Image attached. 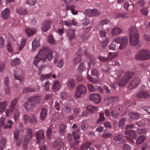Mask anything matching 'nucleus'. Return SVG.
<instances>
[{"mask_svg":"<svg viewBox=\"0 0 150 150\" xmlns=\"http://www.w3.org/2000/svg\"><path fill=\"white\" fill-rule=\"evenodd\" d=\"M53 53L49 48L43 47L40 49L36 56L34 62V65L38 67L40 61L43 62H50L53 59Z\"/></svg>","mask_w":150,"mask_h":150,"instance_id":"nucleus-1","label":"nucleus"},{"mask_svg":"<svg viewBox=\"0 0 150 150\" xmlns=\"http://www.w3.org/2000/svg\"><path fill=\"white\" fill-rule=\"evenodd\" d=\"M134 74V73L131 71L124 72L122 71H118L117 72L118 84L121 87L125 86Z\"/></svg>","mask_w":150,"mask_h":150,"instance_id":"nucleus-2","label":"nucleus"},{"mask_svg":"<svg viewBox=\"0 0 150 150\" xmlns=\"http://www.w3.org/2000/svg\"><path fill=\"white\" fill-rule=\"evenodd\" d=\"M41 98L40 95H35L29 98L24 105L25 110L29 111L33 109L40 103Z\"/></svg>","mask_w":150,"mask_h":150,"instance_id":"nucleus-3","label":"nucleus"},{"mask_svg":"<svg viewBox=\"0 0 150 150\" xmlns=\"http://www.w3.org/2000/svg\"><path fill=\"white\" fill-rule=\"evenodd\" d=\"M129 42L132 46L137 45L139 41V36L138 32L136 29L134 27L129 28Z\"/></svg>","mask_w":150,"mask_h":150,"instance_id":"nucleus-4","label":"nucleus"},{"mask_svg":"<svg viewBox=\"0 0 150 150\" xmlns=\"http://www.w3.org/2000/svg\"><path fill=\"white\" fill-rule=\"evenodd\" d=\"M135 59L138 60H144L150 58V51L147 50H140L136 55Z\"/></svg>","mask_w":150,"mask_h":150,"instance_id":"nucleus-5","label":"nucleus"},{"mask_svg":"<svg viewBox=\"0 0 150 150\" xmlns=\"http://www.w3.org/2000/svg\"><path fill=\"white\" fill-rule=\"evenodd\" d=\"M83 54H85L87 57H89L86 48L83 47L80 48L77 52L76 56L74 58L73 61L74 63L76 64L81 61V56Z\"/></svg>","mask_w":150,"mask_h":150,"instance_id":"nucleus-6","label":"nucleus"},{"mask_svg":"<svg viewBox=\"0 0 150 150\" xmlns=\"http://www.w3.org/2000/svg\"><path fill=\"white\" fill-rule=\"evenodd\" d=\"M86 91V88L85 86L82 85H79L76 88L75 96L77 98L80 97Z\"/></svg>","mask_w":150,"mask_h":150,"instance_id":"nucleus-7","label":"nucleus"},{"mask_svg":"<svg viewBox=\"0 0 150 150\" xmlns=\"http://www.w3.org/2000/svg\"><path fill=\"white\" fill-rule=\"evenodd\" d=\"M18 102V100L17 98H15L12 101L10 105L9 109H8L6 111V113L7 116L8 117L10 113L13 112Z\"/></svg>","mask_w":150,"mask_h":150,"instance_id":"nucleus-8","label":"nucleus"},{"mask_svg":"<svg viewBox=\"0 0 150 150\" xmlns=\"http://www.w3.org/2000/svg\"><path fill=\"white\" fill-rule=\"evenodd\" d=\"M141 81V79L138 77L134 78L129 82L128 87L130 89H133L137 86L139 85Z\"/></svg>","mask_w":150,"mask_h":150,"instance_id":"nucleus-9","label":"nucleus"},{"mask_svg":"<svg viewBox=\"0 0 150 150\" xmlns=\"http://www.w3.org/2000/svg\"><path fill=\"white\" fill-rule=\"evenodd\" d=\"M37 141L39 143L44 144V133L43 130L38 131L36 133Z\"/></svg>","mask_w":150,"mask_h":150,"instance_id":"nucleus-10","label":"nucleus"},{"mask_svg":"<svg viewBox=\"0 0 150 150\" xmlns=\"http://www.w3.org/2000/svg\"><path fill=\"white\" fill-rule=\"evenodd\" d=\"M85 12L87 16H95L100 14V11L96 9L88 8L86 10Z\"/></svg>","mask_w":150,"mask_h":150,"instance_id":"nucleus-11","label":"nucleus"},{"mask_svg":"<svg viewBox=\"0 0 150 150\" xmlns=\"http://www.w3.org/2000/svg\"><path fill=\"white\" fill-rule=\"evenodd\" d=\"M13 75L15 79L18 80L21 83L24 80L23 76L21 74L18 69L13 70Z\"/></svg>","mask_w":150,"mask_h":150,"instance_id":"nucleus-12","label":"nucleus"},{"mask_svg":"<svg viewBox=\"0 0 150 150\" xmlns=\"http://www.w3.org/2000/svg\"><path fill=\"white\" fill-rule=\"evenodd\" d=\"M89 99L96 104L100 103L101 100L100 96L97 93H93L90 95Z\"/></svg>","mask_w":150,"mask_h":150,"instance_id":"nucleus-13","label":"nucleus"},{"mask_svg":"<svg viewBox=\"0 0 150 150\" xmlns=\"http://www.w3.org/2000/svg\"><path fill=\"white\" fill-rule=\"evenodd\" d=\"M51 23L50 21L48 20L44 21L42 25V31L45 32L47 31L50 28Z\"/></svg>","mask_w":150,"mask_h":150,"instance_id":"nucleus-14","label":"nucleus"},{"mask_svg":"<svg viewBox=\"0 0 150 150\" xmlns=\"http://www.w3.org/2000/svg\"><path fill=\"white\" fill-rule=\"evenodd\" d=\"M137 97L138 98H148L149 97V95L147 92L142 91L138 93Z\"/></svg>","mask_w":150,"mask_h":150,"instance_id":"nucleus-15","label":"nucleus"},{"mask_svg":"<svg viewBox=\"0 0 150 150\" xmlns=\"http://www.w3.org/2000/svg\"><path fill=\"white\" fill-rule=\"evenodd\" d=\"M126 134L129 136L132 139H135L137 137L136 132L133 130L131 129H127L125 131Z\"/></svg>","mask_w":150,"mask_h":150,"instance_id":"nucleus-16","label":"nucleus"},{"mask_svg":"<svg viewBox=\"0 0 150 150\" xmlns=\"http://www.w3.org/2000/svg\"><path fill=\"white\" fill-rule=\"evenodd\" d=\"M27 134L25 136V138L29 140L31 139L33 137L35 136V134L33 133V131L31 129L28 128L27 129Z\"/></svg>","mask_w":150,"mask_h":150,"instance_id":"nucleus-17","label":"nucleus"},{"mask_svg":"<svg viewBox=\"0 0 150 150\" xmlns=\"http://www.w3.org/2000/svg\"><path fill=\"white\" fill-rule=\"evenodd\" d=\"M10 11L8 8L2 11L1 16L4 19H7L9 16Z\"/></svg>","mask_w":150,"mask_h":150,"instance_id":"nucleus-18","label":"nucleus"},{"mask_svg":"<svg viewBox=\"0 0 150 150\" xmlns=\"http://www.w3.org/2000/svg\"><path fill=\"white\" fill-rule=\"evenodd\" d=\"M40 45L39 39L36 38L34 40L32 43V49L31 51H34Z\"/></svg>","mask_w":150,"mask_h":150,"instance_id":"nucleus-19","label":"nucleus"},{"mask_svg":"<svg viewBox=\"0 0 150 150\" xmlns=\"http://www.w3.org/2000/svg\"><path fill=\"white\" fill-rule=\"evenodd\" d=\"M122 31L121 28L120 27H115L112 29V34L113 36H115L120 34Z\"/></svg>","mask_w":150,"mask_h":150,"instance_id":"nucleus-20","label":"nucleus"},{"mask_svg":"<svg viewBox=\"0 0 150 150\" xmlns=\"http://www.w3.org/2000/svg\"><path fill=\"white\" fill-rule=\"evenodd\" d=\"M130 118L133 120H138L140 117V114L137 112H131L129 115Z\"/></svg>","mask_w":150,"mask_h":150,"instance_id":"nucleus-21","label":"nucleus"},{"mask_svg":"<svg viewBox=\"0 0 150 150\" xmlns=\"http://www.w3.org/2000/svg\"><path fill=\"white\" fill-rule=\"evenodd\" d=\"M75 30L74 29H69L67 31L68 36L70 40L75 39Z\"/></svg>","mask_w":150,"mask_h":150,"instance_id":"nucleus-22","label":"nucleus"},{"mask_svg":"<svg viewBox=\"0 0 150 150\" xmlns=\"http://www.w3.org/2000/svg\"><path fill=\"white\" fill-rule=\"evenodd\" d=\"M40 79L41 81H43L45 80H48L50 79L52 76V73L48 74H41L40 75Z\"/></svg>","mask_w":150,"mask_h":150,"instance_id":"nucleus-23","label":"nucleus"},{"mask_svg":"<svg viewBox=\"0 0 150 150\" xmlns=\"http://www.w3.org/2000/svg\"><path fill=\"white\" fill-rule=\"evenodd\" d=\"M47 110L44 108H43L41 110L40 113V118L41 120H43L46 117L47 114Z\"/></svg>","mask_w":150,"mask_h":150,"instance_id":"nucleus-24","label":"nucleus"},{"mask_svg":"<svg viewBox=\"0 0 150 150\" xmlns=\"http://www.w3.org/2000/svg\"><path fill=\"white\" fill-rule=\"evenodd\" d=\"M19 106L16 105L15 109L16 111L15 112L13 117L15 122H16L18 119L19 116L20 115V112L18 110Z\"/></svg>","mask_w":150,"mask_h":150,"instance_id":"nucleus-25","label":"nucleus"},{"mask_svg":"<svg viewBox=\"0 0 150 150\" xmlns=\"http://www.w3.org/2000/svg\"><path fill=\"white\" fill-rule=\"evenodd\" d=\"M128 42L127 38L126 37H125V38L121 42V45L119 47L120 49L121 50H123L125 49L126 47Z\"/></svg>","mask_w":150,"mask_h":150,"instance_id":"nucleus-26","label":"nucleus"},{"mask_svg":"<svg viewBox=\"0 0 150 150\" xmlns=\"http://www.w3.org/2000/svg\"><path fill=\"white\" fill-rule=\"evenodd\" d=\"M63 144V142L62 140L60 139H58L54 142L53 147L54 148H56L58 146H62Z\"/></svg>","mask_w":150,"mask_h":150,"instance_id":"nucleus-27","label":"nucleus"},{"mask_svg":"<svg viewBox=\"0 0 150 150\" xmlns=\"http://www.w3.org/2000/svg\"><path fill=\"white\" fill-rule=\"evenodd\" d=\"M65 25L68 26H70L72 25H75L76 23L73 20H67L64 21V22Z\"/></svg>","mask_w":150,"mask_h":150,"instance_id":"nucleus-28","label":"nucleus"},{"mask_svg":"<svg viewBox=\"0 0 150 150\" xmlns=\"http://www.w3.org/2000/svg\"><path fill=\"white\" fill-rule=\"evenodd\" d=\"M60 88V85L59 82L58 81H55L52 86L53 90L55 92L59 90Z\"/></svg>","mask_w":150,"mask_h":150,"instance_id":"nucleus-29","label":"nucleus"},{"mask_svg":"<svg viewBox=\"0 0 150 150\" xmlns=\"http://www.w3.org/2000/svg\"><path fill=\"white\" fill-rule=\"evenodd\" d=\"M75 6L74 5L67 6L66 8L68 10H71V13L73 14L76 15L77 14L78 12L77 11H75Z\"/></svg>","mask_w":150,"mask_h":150,"instance_id":"nucleus-30","label":"nucleus"},{"mask_svg":"<svg viewBox=\"0 0 150 150\" xmlns=\"http://www.w3.org/2000/svg\"><path fill=\"white\" fill-rule=\"evenodd\" d=\"M125 38V37H118L114 38L112 40L113 42H115L117 44H119Z\"/></svg>","mask_w":150,"mask_h":150,"instance_id":"nucleus-31","label":"nucleus"},{"mask_svg":"<svg viewBox=\"0 0 150 150\" xmlns=\"http://www.w3.org/2000/svg\"><path fill=\"white\" fill-rule=\"evenodd\" d=\"M99 118L97 120V123L100 124L101 122H103L105 119V118L104 117V114L103 112L99 113Z\"/></svg>","mask_w":150,"mask_h":150,"instance_id":"nucleus-32","label":"nucleus"},{"mask_svg":"<svg viewBox=\"0 0 150 150\" xmlns=\"http://www.w3.org/2000/svg\"><path fill=\"white\" fill-rule=\"evenodd\" d=\"M16 12L21 15H23L27 13V10L23 8H18L16 9Z\"/></svg>","mask_w":150,"mask_h":150,"instance_id":"nucleus-33","label":"nucleus"},{"mask_svg":"<svg viewBox=\"0 0 150 150\" xmlns=\"http://www.w3.org/2000/svg\"><path fill=\"white\" fill-rule=\"evenodd\" d=\"M117 55V52L112 53L110 52L108 54L107 57L108 60H110L116 57Z\"/></svg>","mask_w":150,"mask_h":150,"instance_id":"nucleus-34","label":"nucleus"},{"mask_svg":"<svg viewBox=\"0 0 150 150\" xmlns=\"http://www.w3.org/2000/svg\"><path fill=\"white\" fill-rule=\"evenodd\" d=\"M146 137L144 135H142L137 139L136 143L137 145L139 144L143 143L145 140Z\"/></svg>","mask_w":150,"mask_h":150,"instance_id":"nucleus-35","label":"nucleus"},{"mask_svg":"<svg viewBox=\"0 0 150 150\" xmlns=\"http://www.w3.org/2000/svg\"><path fill=\"white\" fill-rule=\"evenodd\" d=\"M7 102L6 101L0 103V112H3L7 105Z\"/></svg>","mask_w":150,"mask_h":150,"instance_id":"nucleus-36","label":"nucleus"},{"mask_svg":"<svg viewBox=\"0 0 150 150\" xmlns=\"http://www.w3.org/2000/svg\"><path fill=\"white\" fill-rule=\"evenodd\" d=\"M91 143L90 142H87L83 144L81 147L80 150H87L91 145Z\"/></svg>","mask_w":150,"mask_h":150,"instance_id":"nucleus-37","label":"nucleus"},{"mask_svg":"<svg viewBox=\"0 0 150 150\" xmlns=\"http://www.w3.org/2000/svg\"><path fill=\"white\" fill-rule=\"evenodd\" d=\"M67 86L70 88H73L75 86L74 80L73 79L69 80L67 82Z\"/></svg>","mask_w":150,"mask_h":150,"instance_id":"nucleus-38","label":"nucleus"},{"mask_svg":"<svg viewBox=\"0 0 150 150\" xmlns=\"http://www.w3.org/2000/svg\"><path fill=\"white\" fill-rule=\"evenodd\" d=\"M86 109L88 111L91 113H93L97 110V109L96 107L92 105L88 106L86 107Z\"/></svg>","mask_w":150,"mask_h":150,"instance_id":"nucleus-39","label":"nucleus"},{"mask_svg":"<svg viewBox=\"0 0 150 150\" xmlns=\"http://www.w3.org/2000/svg\"><path fill=\"white\" fill-rule=\"evenodd\" d=\"M20 63V59L18 58H16L11 60V66H16L19 65Z\"/></svg>","mask_w":150,"mask_h":150,"instance_id":"nucleus-40","label":"nucleus"},{"mask_svg":"<svg viewBox=\"0 0 150 150\" xmlns=\"http://www.w3.org/2000/svg\"><path fill=\"white\" fill-rule=\"evenodd\" d=\"M129 14L127 13H119L117 14L116 15V18H124L128 17H129Z\"/></svg>","mask_w":150,"mask_h":150,"instance_id":"nucleus-41","label":"nucleus"},{"mask_svg":"<svg viewBox=\"0 0 150 150\" xmlns=\"http://www.w3.org/2000/svg\"><path fill=\"white\" fill-rule=\"evenodd\" d=\"M26 40L25 38H23L21 40L20 44L19 45L20 46L18 50L19 51L21 50L25 46L26 43Z\"/></svg>","mask_w":150,"mask_h":150,"instance_id":"nucleus-42","label":"nucleus"},{"mask_svg":"<svg viewBox=\"0 0 150 150\" xmlns=\"http://www.w3.org/2000/svg\"><path fill=\"white\" fill-rule=\"evenodd\" d=\"M85 65L84 63L81 62L79 65L78 70L80 72H81L84 70L85 69Z\"/></svg>","mask_w":150,"mask_h":150,"instance_id":"nucleus-43","label":"nucleus"},{"mask_svg":"<svg viewBox=\"0 0 150 150\" xmlns=\"http://www.w3.org/2000/svg\"><path fill=\"white\" fill-rule=\"evenodd\" d=\"M89 36V33L87 31H85L83 33L81 36V38L83 40H86L88 39Z\"/></svg>","mask_w":150,"mask_h":150,"instance_id":"nucleus-44","label":"nucleus"},{"mask_svg":"<svg viewBox=\"0 0 150 150\" xmlns=\"http://www.w3.org/2000/svg\"><path fill=\"white\" fill-rule=\"evenodd\" d=\"M35 32V30L32 29H27L25 30V32L28 36L32 35Z\"/></svg>","mask_w":150,"mask_h":150,"instance_id":"nucleus-45","label":"nucleus"},{"mask_svg":"<svg viewBox=\"0 0 150 150\" xmlns=\"http://www.w3.org/2000/svg\"><path fill=\"white\" fill-rule=\"evenodd\" d=\"M62 110L65 112L69 113L70 112L71 110V108L69 105L66 104L62 108Z\"/></svg>","mask_w":150,"mask_h":150,"instance_id":"nucleus-46","label":"nucleus"},{"mask_svg":"<svg viewBox=\"0 0 150 150\" xmlns=\"http://www.w3.org/2000/svg\"><path fill=\"white\" fill-rule=\"evenodd\" d=\"M146 124V123L144 120H142L135 123V124L139 127L145 126Z\"/></svg>","mask_w":150,"mask_h":150,"instance_id":"nucleus-47","label":"nucleus"},{"mask_svg":"<svg viewBox=\"0 0 150 150\" xmlns=\"http://www.w3.org/2000/svg\"><path fill=\"white\" fill-rule=\"evenodd\" d=\"M125 121L126 120L125 118H122L120 120L118 123V126L121 129L123 128Z\"/></svg>","mask_w":150,"mask_h":150,"instance_id":"nucleus-48","label":"nucleus"},{"mask_svg":"<svg viewBox=\"0 0 150 150\" xmlns=\"http://www.w3.org/2000/svg\"><path fill=\"white\" fill-rule=\"evenodd\" d=\"M112 116L114 119H116L120 115V113L116 110H114L111 112Z\"/></svg>","mask_w":150,"mask_h":150,"instance_id":"nucleus-49","label":"nucleus"},{"mask_svg":"<svg viewBox=\"0 0 150 150\" xmlns=\"http://www.w3.org/2000/svg\"><path fill=\"white\" fill-rule=\"evenodd\" d=\"M7 124H6L4 126L5 129H11L12 125L13 124V122L11 120H9L7 122Z\"/></svg>","mask_w":150,"mask_h":150,"instance_id":"nucleus-50","label":"nucleus"},{"mask_svg":"<svg viewBox=\"0 0 150 150\" xmlns=\"http://www.w3.org/2000/svg\"><path fill=\"white\" fill-rule=\"evenodd\" d=\"M48 42L52 44H55V41L53 36L52 35H50L48 36L47 38Z\"/></svg>","mask_w":150,"mask_h":150,"instance_id":"nucleus-51","label":"nucleus"},{"mask_svg":"<svg viewBox=\"0 0 150 150\" xmlns=\"http://www.w3.org/2000/svg\"><path fill=\"white\" fill-rule=\"evenodd\" d=\"M108 42V38H106L104 40L101 42L100 44V47L104 48L107 46Z\"/></svg>","mask_w":150,"mask_h":150,"instance_id":"nucleus-52","label":"nucleus"},{"mask_svg":"<svg viewBox=\"0 0 150 150\" xmlns=\"http://www.w3.org/2000/svg\"><path fill=\"white\" fill-rule=\"evenodd\" d=\"M6 142L5 138L2 139L0 141V150H2L4 149Z\"/></svg>","mask_w":150,"mask_h":150,"instance_id":"nucleus-53","label":"nucleus"},{"mask_svg":"<svg viewBox=\"0 0 150 150\" xmlns=\"http://www.w3.org/2000/svg\"><path fill=\"white\" fill-rule=\"evenodd\" d=\"M102 137L105 139L110 138L112 137V135L110 133H106L104 132L102 136Z\"/></svg>","mask_w":150,"mask_h":150,"instance_id":"nucleus-54","label":"nucleus"},{"mask_svg":"<svg viewBox=\"0 0 150 150\" xmlns=\"http://www.w3.org/2000/svg\"><path fill=\"white\" fill-rule=\"evenodd\" d=\"M50 81H46L42 86L44 87L45 90L47 91L49 90L50 88Z\"/></svg>","mask_w":150,"mask_h":150,"instance_id":"nucleus-55","label":"nucleus"},{"mask_svg":"<svg viewBox=\"0 0 150 150\" xmlns=\"http://www.w3.org/2000/svg\"><path fill=\"white\" fill-rule=\"evenodd\" d=\"M36 3V0H28L26 2V4L30 6H34Z\"/></svg>","mask_w":150,"mask_h":150,"instance_id":"nucleus-56","label":"nucleus"},{"mask_svg":"<svg viewBox=\"0 0 150 150\" xmlns=\"http://www.w3.org/2000/svg\"><path fill=\"white\" fill-rule=\"evenodd\" d=\"M29 122L31 123L35 124L37 122V120L35 116L33 115L30 117Z\"/></svg>","mask_w":150,"mask_h":150,"instance_id":"nucleus-57","label":"nucleus"},{"mask_svg":"<svg viewBox=\"0 0 150 150\" xmlns=\"http://www.w3.org/2000/svg\"><path fill=\"white\" fill-rule=\"evenodd\" d=\"M104 102L107 106H109L110 103H111L110 97H105L104 100Z\"/></svg>","mask_w":150,"mask_h":150,"instance_id":"nucleus-58","label":"nucleus"},{"mask_svg":"<svg viewBox=\"0 0 150 150\" xmlns=\"http://www.w3.org/2000/svg\"><path fill=\"white\" fill-rule=\"evenodd\" d=\"M35 91V89L31 88H26L23 90V91L25 93L30 92H34Z\"/></svg>","mask_w":150,"mask_h":150,"instance_id":"nucleus-59","label":"nucleus"},{"mask_svg":"<svg viewBox=\"0 0 150 150\" xmlns=\"http://www.w3.org/2000/svg\"><path fill=\"white\" fill-rule=\"evenodd\" d=\"M29 140L25 139V138L23 143V147L24 149H26L28 148V143L29 142Z\"/></svg>","mask_w":150,"mask_h":150,"instance_id":"nucleus-60","label":"nucleus"},{"mask_svg":"<svg viewBox=\"0 0 150 150\" xmlns=\"http://www.w3.org/2000/svg\"><path fill=\"white\" fill-rule=\"evenodd\" d=\"M20 133V130L18 129L16 130L14 133V138L16 140H17L18 139V137Z\"/></svg>","mask_w":150,"mask_h":150,"instance_id":"nucleus-61","label":"nucleus"},{"mask_svg":"<svg viewBox=\"0 0 150 150\" xmlns=\"http://www.w3.org/2000/svg\"><path fill=\"white\" fill-rule=\"evenodd\" d=\"M87 78L88 80L91 82L95 83H96L98 82V81L96 80V79L93 78L89 75L88 76Z\"/></svg>","mask_w":150,"mask_h":150,"instance_id":"nucleus-62","label":"nucleus"},{"mask_svg":"<svg viewBox=\"0 0 150 150\" xmlns=\"http://www.w3.org/2000/svg\"><path fill=\"white\" fill-rule=\"evenodd\" d=\"M111 103L114 104V103L118 101V98L117 97H110Z\"/></svg>","mask_w":150,"mask_h":150,"instance_id":"nucleus-63","label":"nucleus"},{"mask_svg":"<svg viewBox=\"0 0 150 150\" xmlns=\"http://www.w3.org/2000/svg\"><path fill=\"white\" fill-rule=\"evenodd\" d=\"M88 89L91 91H94L96 90V88L91 84H88Z\"/></svg>","mask_w":150,"mask_h":150,"instance_id":"nucleus-64","label":"nucleus"}]
</instances>
